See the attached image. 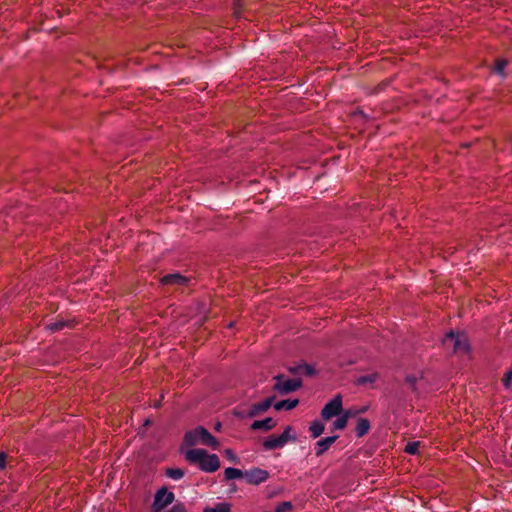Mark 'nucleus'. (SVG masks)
<instances>
[{
  "mask_svg": "<svg viewBox=\"0 0 512 512\" xmlns=\"http://www.w3.org/2000/svg\"><path fill=\"white\" fill-rule=\"evenodd\" d=\"M416 381H417V379L415 376H407L406 377V382L411 385L412 389H415Z\"/></svg>",
  "mask_w": 512,
  "mask_h": 512,
  "instance_id": "nucleus-30",
  "label": "nucleus"
},
{
  "mask_svg": "<svg viewBox=\"0 0 512 512\" xmlns=\"http://www.w3.org/2000/svg\"><path fill=\"white\" fill-rule=\"evenodd\" d=\"M507 64H508L507 60H505V59H497L496 62H495L494 71L497 74L503 75L504 74V70H505Z\"/></svg>",
  "mask_w": 512,
  "mask_h": 512,
  "instance_id": "nucleus-24",
  "label": "nucleus"
},
{
  "mask_svg": "<svg viewBox=\"0 0 512 512\" xmlns=\"http://www.w3.org/2000/svg\"><path fill=\"white\" fill-rule=\"evenodd\" d=\"M324 424L321 421L315 420L310 424L309 431L313 438L319 437L324 432Z\"/></svg>",
  "mask_w": 512,
  "mask_h": 512,
  "instance_id": "nucleus-18",
  "label": "nucleus"
},
{
  "mask_svg": "<svg viewBox=\"0 0 512 512\" xmlns=\"http://www.w3.org/2000/svg\"><path fill=\"white\" fill-rule=\"evenodd\" d=\"M274 380L275 384L273 390L281 395L294 392L302 386L300 379H285L283 375H276Z\"/></svg>",
  "mask_w": 512,
  "mask_h": 512,
  "instance_id": "nucleus-4",
  "label": "nucleus"
},
{
  "mask_svg": "<svg viewBox=\"0 0 512 512\" xmlns=\"http://www.w3.org/2000/svg\"><path fill=\"white\" fill-rule=\"evenodd\" d=\"M298 403H299L298 399L281 400L274 404V408L276 410H282V409L292 410L298 405Z\"/></svg>",
  "mask_w": 512,
  "mask_h": 512,
  "instance_id": "nucleus-15",
  "label": "nucleus"
},
{
  "mask_svg": "<svg viewBox=\"0 0 512 512\" xmlns=\"http://www.w3.org/2000/svg\"><path fill=\"white\" fill-rule=\"evenodd\" d=\"M275 426H276V421L273 418L268 417V418H265L263 420H256V421H254L252 423V425H251V428L253 430H265V431H268V430L273 429Z\"/></svg>",
  "mask_w": 512,
  "mask_h": 512,
  "instance_id": "nucleus-12",
  "label": "nucleus"
},
{
  "mask_svg": "<svg viewBox=\"0 0 512 512\" xmlns=\"http://www.w3.org/2000/svg\"><path fill=\"white\" fill-rule=\"evenodd\" d=\"M184 442L187 446H194L200 442L213 449H217L219 446L218 440L203 426L187 431L184 435Z\"/></svg>",
  "mask_w": 512,
  "mask_h": 512,
  "instance_id": "nucleus-2",
  "label": "nucleus"
},
{
  "mask_svg": "<svg viewBox=\"0 0 512 512\" xmlns=\"http://www.w3.org/2000/svg\"><path fill=\"white\" fill-rule=\"evenodd\" d=\"M273 400H274V397H268L259 403L253 404L250 407L248 416L255 417V416L267 411L271 407Z\"/></svg>",
  "mask_w": 512,
  "mask_h": 512,
  "instance_id": "nucleus-8",
  "label": "nucleus"
},
{
  "mask_svg": "<svg viewBox=\"0 0 512 512\" xmlns=\"http://www.w3.org/2000/svg\"><path fill=\"white\" fill-rule=\"evenodd\" d=\"M349 418V413L345 412L344 414H341L334 422H333V429L335 430H342L347 426Z\"/></svg>",
  "mask_w": 512,
  "mask_h": 512,
  "instance_id": "nucleus-20",
  "label": "nucleus"
},
{
  "mask_svg": "<svg viewBox=\"0 0 512 512\" xmlns=\"http://www.w3.org/2000/svg\"><path fill=\"white\" fill-rule=\"evenodd\" d=\"M185 459L191 464H197L199 469L213 473L220 467V460L216 454H208L204 449H190L185 453Z\"/></svg>",
  "mask_w": 512,
  "mask_h": 512,
  "instance_id": "nucleus-1",
  "label": "nucleus"
},
{
  "mask_svg": "<svg viewBox=\"0 0 512 512\" xmlns=\"http://www.w3.org/2000/svg\"><path fill=\"white\" fill-rule=\"evenodd\" d=\"M369 429H370V422L368 419L359 418L357 420L355 432L358 437H363L364 435H366L368 433Z\"/></svg>",
  "mask_w": 512,
  "mask_h": 512,
  "instance_id": "nucleus-14",
  "label": "nucleus"
},
{
  "mask_svg": "<svg viewBox=\"0 0 512 512\" xmlns=\"http://www.w3.org/2000/svg\"><path fill=\"white\" fill-rule=\"evenodd\" d=\"M378 377V373L362 375L356 379L355 383L358 386L372 385L378 379Z\"/></svg>",
  "mask_w": 512,
  "mask_h": 512,
  "instance_id": "nucleus-16",
  "label": "nucleus"
},
{
  "mask_svg": "<svg viewBox=\"0 0 512 512\" xmlns=\"http://www.w3.org/2000/svg\"><path fill=\"white\" fill-rule=\"evenodd\" d=\"M175 499L173 492L168 491L166 487L158 489L154 496L152 504L153 512H161L165 507L170 505Z\"/></svg>",
  "mask_w": 512,
  "mask_h": 512,
  "instance_id": "nucleus-5",
  "label": "nucleus"
},
{
  "mask_svg": "<svg viewBox=\"0 0 512 512\" xmlns=\"http://www.w3.org/2000/svg\"><path fill=\"white\" fill-rule=\"evenodd\" d=\"M419 446H420L419 441L409 442V443H407V445L405 447V452L410 455H415L418 453Z\"/></svg>",
  "mask_w": 512,
  "mask_h": 512,
  "instance_id": "nucleus-25",
  "label": "nucleus"
},
{
  "mask_svg": "<svg viewBox=\"0 0 512 512\" xmlns=\"http://www.w3.org/2000/svg\"><path fill=\"white\" fill-rule=\"evenodd\" d=\"M220 428H221V423H217L216 426H215V429L216 430H220Z\"/></svg>",
  "mask_w": 512,
  "mask_h": 512,
  "instance_id": "nucleus-32",
  "label": "nucleus"
},
{
  "mask_svg": "<svg viewBox=\"0 0 512 512\" xmlns=\"http://www.w3.org/2000/svg\"><path fill=\"white\" fill-rule=\"evenodd\" d=\"M166 476L173 480H180L184 476V471L180 468H168Z\"/></svg>",
  "mask_w": 512,
  "mask_h": 512,
  "instance_id": "nucleus-21",
  "label": "nucleus"
},
{
  "mask_svg": "<svg viewBox=\"0 0 512 512\" xmlns=\"http://www.w3.org/2000/svg\"><path fill=\"white\" fill-rule=\"evenodd\" d=\"M342 412V397L336 395L330 400L322 409L321 416L324 420H329L334 416L339 415Z\"/></svg>",
  "mask_w": 512,
  "mask_h": 512,
  "instance_id": "nucleus-6",
  "label": "nucleus"
},
{
  "mask_svg": "<svg viewBox=\"0 0 512 512\" xmlns=\"http://www.w3.org/2000/svg\"><path fill=\"white\" fill-rule=\"evenodd\" d=\"M285 446L284 437H280L277 435H270L263 442V447L265 450H274L278 448H282Z\"/></svg>",
  "mask_w": 512,
  "mask_h": 512,
  "instance_id": "nucleus-11",
  "label": "nucleus"
},
{
  "mask_svg": "<svg viewBox=\"0 0 512 512\" xmlns=\"http://www.w3.org/2000/svg\"><path fill=\"white\" fill-rule=\"evenodd\" d=\"M338 436H329L326 438H323L316 442L315 444V454L316 456L323 455L331 446L332 444L337 440Z\"/></svg>",
  "mask_w": 512,
  "mask_h": 512,
  "instance_id": "nucleus-10",
  "label": "nucleus"
},
{
  "mask_svg": "<svg viewBox=\"0 0 512 512\" xmlns=\"http://www.w3.org/2000/svg\"><path fill=\"white\" fill-rule=\"evenodd\" d=\"M225 452H226V455H228V456L233 455V452L230 449H227Z\"/></svg>",
  "mask_w": 512,
  "mask_h": 512,
  "instance_id": "nucleus-31",
  "label": "nucleus"
},
{
  "mask_svg": "<svg viewBox=\"0 0 512 512\" xmlns=\"http://www.w3.org/2000/svg\"><path fill=\"white\" fill-rule=\"evenodd\" d=\"M187 282L188 279L179 273L167 274L161 278V283L163 285L184 286Z\"/></svg>",
  "mask_w": 512,
  "mask_h": 512,
  "instance_id": "nucleus-9",
  "label": "nucleus"
},
{
  "mask_svg": "<svg viewBox=\"0 0 512 512\" xmlns=\"http://www.w3.org/2000/svg\"><path fill=\"white\" fill-rule=\"evenodd\" d=\"M247 483L259 485L269 478V472L261 468H253L245 472Z\"/></svg>",
  "mask_w": 512,
  "mask_h": 512,
  "instance_id": "nucleus-7",
  "label": "nucleus"
},
{
  "mask_svg": "<svg viewBox=\"0 0 512 512\" xmlns=\"http://www.w3.org/2000/svg\"><path fill=\"white\" fill-rule=\"evenodd\" d=\"M445 349L452 350L455 354L469 355L470 343L467 336L463 333L448 332L442 339Z\"/></svg>",
  "mask_w": 512,
  "mask_h": 512,
  "instance_id": "nucleus-3",
  "label": "nucleus"
},
{
  "mask_svg": "<svg viewBox=\"0 0 512 512\" xmlns=\"http://www.w3.org/2000/svg\"><path fill=\"white\" fill-rule=\"evenodd\" d=\"M167 512H186V507L183 503L174 504Z\"/></svg>",
  "mask_w": 512,
  "mask_h": 512,
  "instance_id": "nucleus-28",
  "label": "nucleus"
},
{
  "mask_svg": "<svg viewBox=\"0 0 512 512\" xmlns=\"http://www.w3.org/2000/svg\"><path fill=\"white\" fill-rule=\"evenodd\" d=\"M289 371L293 374H304L307 376H312L315 374V369L306 363H302L289 368Z\"/></svg>",
  "mask_w": 512,
  "mask_h": 512,
  "instance_id": "nucleus-13",
  "label": "nucleus"
},
{
  "mask_svg": "<svg viewBox=\"0 0 512 512\" xmlns=\"http://www.w3.org/2000/svg\"><path fill=\"white\" fill-rule=\"evenodd\" d=\"M68 326V322H65V321H62V320H59V321H55L53 323H50L47 325V328L52 331V332H56V331H60L62 330L64 327Z\"/></svg>",
  "mask_w": 512,
  "mask_h": 512,
  "instance_id": "nucleus-22",
  "label": "nucleus"
},
{
  "mask_svg": "<svg viewBox=\"0 0 512 512\" xmlns=\"http://www.w3.org/2000/svg\"><path fill=\"white\" fill-rule=\"evenodd\" d=\"M224 475L226 480H234L242 478L245 476V473H243L242 470L238 468L228 467L225 469Z\"/></svg>",
  "mask_w": 512,
  "mask_h": 512,
  "instance_id": "nucleus-17",
  "label": "nucleus"
},
{
  "mask_svg": "<svg viewBox=\"0 0 512 512\" xmlns=\"http://www.w3.org/2000/svg\"><path fill=\"white\" fill-rule=\"evenodd\" d=\"M502 384L506 389H509L512 385V370L507 371L503 378H502Z\"/></svg>",
  "mask_w": 512,
  "mask_h": 512,
  "instance_id": "nucleus-27",
  "label": "nucleus"
},
{
  "mask_svg": "<svg viewBox=\"0 0 512 512\" xmlns=\"http://www.w3.org/2000/svg\"><path fill=\"white\" fill-rule=\"evenodd\" d=\"M292 430H293V428L291 426H286L284 431L282 432V434L279 435L280 437H284L285 445L289 441H296V435L291 434Z\"/></svg>",
  "mask_w": 512,
  "mask_h": 512,
  "instance_id": "nucleus-23",
  "label": "nucleus"
},
{
  "mask_svg": "<svg viewBox=\"0 0 512 512\" xmlns=\"http://www.w3.org/2000/svg\"><path fill=\"white\" fill-rule=\"evenodd\" d=\"M203 512H231V505L226 502H219L214 507H205Z\"/></svg>",
  "mask_w": 512,
  "mask_h": 512,
  "instance_id": "nucleus-19",
  "label": "nucleus"
},
{
  "mask_svg": "<svg viewBox=\"0 0 512 512\" xmlns=\"http://www.w3.org/2000/svg\"><path fill=\"white\" fill-rule=\"evenodd\" d=\"M292 509H293L292 503L289 501H284V502L279 503L275 507V512H290V511H292Z\"/></svg>",
  "mask_w": 512,
  "mask_h": 512,
  "instance_id": "nucleus-26",
  "label": "nucleus"
},
{
  "mask_svg": "<svg viewBox=\"0 0 512 512\" xmlns=\"http://www.w3.org/2000/svg\"><path fill=\"white\" fill-rule=\"evenodd\" d=\"M7 458L6 452H0V470H4L7 467Z\"/></svg>",
  "mask_w": 512,
  "mask_h": 512,
  "instance_id": "nucleus-29",
  "label": "nucleus"
}]
</instances>
